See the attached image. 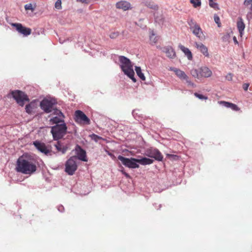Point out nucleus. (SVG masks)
<instances>
[{"mask_svg":"<svg viewBox=\"0 0 252 252\" xmlns=\"http://www.w3.org/2000/svg\"><path fill=\"white\" fill-rule=\"evenodd\" d=\"M233 39L234 42L235 44H238V42L237 38H236V37L235 36L233 37Z\"/></svg>","mask_w":252,"mask_h":252,"instance_id":"nucleus-50","label":"nucleus"},{"mask_svg":"<svg viewBox=\"0 0 252 252\" xmlns=\"http://www.w3.org/2000/svg\"><path fill=\"white\" fill-rule=\"evenodd\" d=\"M118 159L121 161L125 166L131 169L139 168V164L146 165L151 164L154 162L153 159L142 156H139V158H128L119 155Z\"/></svg>","mask_w":252,"mask_h":252,"instance_id":"nucleus-2","label":"nucleus"},{"mask_svg":"<svg viewBox=\"0 0 252 252\" xmlns=\"http://www.w3.org/2000/svg\"><path fill=\"white\" fill-rule=\"evenodd\" d=\"M155 21L158 25H161L163 23V17L162 15L158 12L154 13Z\"/></svg>","mask_w":252,"mask_h":252,"instance_id":"nucleus-23","label":"nucleus"},{"mask_svg":"<svg viewBox=\"0 0 252 252\" xmlns=\"http://www.w3.org/2000/svg\"><path fill=\"white\" fill-rule=\"evenodd\" d=\"M123 173L125 175V176L127 177V178H129L130 177V176L129 175V174L126 172H124L123 171Z\"/></svg>","mask_w":252,"mask_h":252,"instance_id":"nucleus-51","label":"nucleus"},{"mask_svg":"<svg viewBox=\"0 0 252 252\" xmlns=\"http://www.w3.org/2000/svg\"><path fill=\"white\" fill-rule=\"evenodd\" d=\"M11 25L14 27L20 33L22 34L24 36H26L31 33V29L23 26L21 23H12Z\"/></svg>","mask_w":252,"mask_h":252,"instance_id":"nucleus-12","label":"nucleus"},{"mask_svg":"<svg viewBox=\"0 0 252 252\" xmlns=\"http://www.w3.org/2000/svg\"><path fill=\"white\" fill-rule=\"evenodd\" d=\"M146 5L148 7H149L151 9H154V10H156L158 8V6L153 3H151V2L147 3L146 4Z\"/></svg>","mask_w":252,"mask_h":252,"instance_id":"nucleus-38","label":"nucleus"},{"mask_svg":"<svg viewBox=\"0 0 252 252\" xmlns=\"http://www.w3.org/2000/svg\"><path fill=\"white\" fill-rule=\"evenodd\" d=\"M57 102L54 99H43L40 102V107L45 113H50L53 111V106Z\"/></svg>","mask_w":252,"mask_h":252,"instance_id":"nucleus-6","label":"nucleus"},{"mask_svg":"<svg viewBox=\"0 0 252 252\" xmlns=\"http://www.w3.org/2000/svg\"><path fill=\"white\" fill-rule=\"evenodd\" d=\"M76 154V159L82 161H87L88 158L86 151L83 149L82 147L79 145H76L74 149Z\"/></svg>","mask_w":252,"mask_h":252,"instance_id":"nucleus-11","label":"nucleus"},{"mask_svg":"<svg viewBox=\"0 0 252 252\" xmlns=\"http://www.w3.org/2000/svg\"><path fill=\"white\" fill-rule=\"evenodd\" d=\"M162 50L170 59H174L176 56L175 52L171 46L164 47Z\"/></svg>","mask_w":252,"mask_h":252,"instance_id":"nucleus-15","label":"nucleus"},{"mask_svg":"<svg viewBox=\"0 0 252 252\" xmlns=\"http://www.w3.org/2000/svg\"><path fill=\"white\" fill-rule=\"evenodd\" d=\"M192 31L193 33L198 37L200 40L204 39L205 36L204 35L199 25H195V27H193Z\"/></svg>","mask_w":252,"mask_h":252,"instance_id":"nucleus-14","label":"nucleus"},{"mask_svg":"<svg viewBox=\"0 0 252 252\" xmlns=\"http://www.w3.org/2000/svg\"><path fill=\"white\" fill-rule=\"evenodd\" d=\"M194 95L197 98H198L200 99L203 100V99H207L208 97L202 94H198L197 93H195L194 94Z\"/></svg>","mask_w":252,"mask_h":252,"instance_id":"nucleus-36","label":"nucleus"},{"mask_svg":"<svg viewBox=\"0 0 252 252\" xmlns=\"http://www.w3.org/2000/svg\"><path fill=\"white\" fill-rule=\"evenodd\" d=\"M188 24L190 26V29H193V27H195V25H197L196 23L194 22L192 19H191L189 21Z\"/></svg>","mask_w":252,"mask_h":252,"instance_id":"nucleus-40","label":"nucleus"},{"mask_svg":"<svg viewBox=\"0 0 252 252\" xmlns=\"http://www.w3.org/2000/svg\"><path fill=\"white\" fill-rule=\"evenodd\" d=\"M170 70L174 71L176 75L181 79L184 80L187 78V75L185 72L174 67H171L169 69Z\"/></svg>","mask_w":252,"mask_h":252,"instance_id":"nucleus-16","label":"nucleus"},{"mask_svg":"<svg viewBox=\"0 0 252 252\" xmlns=\"http://www.w3.org/2000/svg\"><path fill=\"white\" fill-rule=\"evenodd\" d=\"M184 80L186 81V83L188 84V86L191 82L190 80L189 79V77L187 76V79H184Z\"/></svg>","mask_w":252,"mask_h":252,"instance_id":"nucleus-46","label":"nucleus"},{"mask_svg":"<svg viewBox=\"0 0 252 252\" xmlns=\"http://www.w3.org/2000/svg\"><path fill=\"white\" fill-rule=\"evenodd\" d=\"M55 7L57 9H62V1L61 0H57L55 2Z\"/></svg>","mask_w":252,"mask_h":252,"instance_id":"nucleus-37","label":"nucleus"},{"mask_svg":"<svg viewBox=\"0 0 252 252\" xmlns=\"http://www.w3.org/2000/svg\"><path fill=\"white\" fill-rule=\"evenodd\" d=\"M232 77H233V75L231 73H229L226 76V79L228 81H231L232 80Z\"/></svg>","mask_w":252,"mask_h":252,"instance_id":"nucleus-43","label":"nucleus"},{"mask_svg":"<svg viewBox=\"0 0 252 252\" xmlns=\"http://www.w3.org/2000/svg\"><path fill=\"white\" fill-rule=\"evenodd\" d=\"M35 7H36L35 4L34 6H33L32 4V3L26 4L24 6V8L26 10H30L32 12L34 11V10H35Z\"/></svg>","mask_w":252,"mask_h":252,"instance_id":"nucleus-27","label":"nucleus"},{"mask_svg":"<svg viewBox=\"0 0 252 252\" xmlns=\"http://www.w3.org/2000/svg\"><path fill=\"white\" fill-rule=\"evenodd\" d=\"M199 73L200 76L204 77H209L211 76L212 71L209 68L206 66H203L200 68Z\"/></svg>","mask_w":252,"mask_h":252,"instance_id":"nucleus-18","label":"nucleus"},{"mask_svg":"<svg viewBox=\"0 0 252 252\" xmlns=\"http://www.w3.org/2000/svg\"><path fill=\"white\" fill-rule=\"evenodd\" d=\"M247 18L249 21L252 19V11H250L247 13Z\"/></svg>","mask_w":252,"mask_h":252,"instance_id":"nucleus-42","label":"nucleus"},{"mask_svg":"<svg viewBox=\"0 0 252 252\" xmlns=\"http://www.w3.org/2000/svg\"><path fill=\"white\" fill-rule=\"evenodd\" d=\"M135 70L137 76L143 81H145L146 78L144 74L142 72L141 68L140 66H135Z\"/></svg>","mask_w":252,"mask_h":252,"instance_id":"nucleus-24","label":"nucleus"},{"mask_svg":"<svg viewBox=\"0 0 252 252\" xmlns=\"http://www.w3.org/2000/svg\"><path fill=\"white\" fill-rule=\"evenodd\" d=\"M119 35V32H113L110 34L109 37L112 39H114V38H116Z\"/></svg>","mask_w":252,"mask_h":252,"instance_id":"nucleus-39","label":"nucleus"},{"mask_svg":"<svg viewBox=\"0 0 252 252\" xmlns=\"http://www.w3.org/2000/svg\"><path fill=\"white\" fill-rule=\"evenodd\" d=\"M189 86L191 87L192 88H194L196 87V85L192 83V82L189 84Z\"/></svg>","mask_w":252,"mask_h":252,"instance_id":"nucleus-47","label":"nucleus"},{"mask_svg":"<svg viewBox=\"0 0 252 252\" xmlns=\"http://www.w3.org/2000/svg\"><path fill=\"white\" fill-rule=\"evenodd\" d=\"M75 121L78 124L89 125L90 124V119L82 111L78 110L75 112Z\"/></svg>","mask_w":252,"mask_h":252,"instance_id":"nucleus-9","label":"nucleus"},{"mask_svg":"<svg viewBox=\"0 0 252 252\" xmlns=\"http://www.w3.org/2000/svg\"><path fill=\"white\" fill-rule=\"evenodd\" d=\"M11 96L16 102L21 106L23 107L25 102H29L30 99L24 92L20 90H14L10 92Z\"/></svg>","mask_w":252,"mask_h":252,"instance_id":"nucleus-5","label":"nucleus"},{"mask_svg":"<svg viewBox=\"0 0 252 252\" xmlns=\"http://www.w3.org/2000/svg\"><path fill=\"white\" fill-rule=\"evenodd\" d=\"M76 156L71 157L65 162V171L69 175H72L77 169Z\"/></svg>","mask_w":252,"mask_h":252,"instance_id":"nucleus-7","label":"nucleus"},{"mask_svg":"<svg viewBox=\"0 0 252 252\" xmlns=\"http://www.w3.org/2000/svg\"><path fill=\"white\" fill-rule=\"evenodd\" d=\"M116 6L118 9H122L126 11L130 7V4L126 1H121L116 3Z\"/></svg>","mask_w":252,"mask_h":252,"instance_id":"nucleus-19","label":"nucleus"},{"mask_svg":"<svg viewBox=\"0 0 252 252\" xmlns=\"http://www.w3.org/2000/svg\"><path fill=\"white\" fill-rule=\"evenodd\" d=\"M119 60L120 63V68L124 74L131 79L133 82H136V79L134 77V71L131 61L124 56H120Z\"/></svg>","mask_w":252,"mask_h":252,"instance_id":"nucleus-3","label":"nucleus"},{"mask_svg":"<svg viewBox=\"0 0 252 252\" xmlns=\"http://www.w3.org/2000/svg\"><path fill=\"white\" fill-rule=\"evenodd\" d=\"M179 48L184 53L185 55L187 57L189 60H191L192 59V55L191 51L188 48L184 46L183 45L180 44Z\"/></svg>","mask_w":252,"mask_h":252,"instance_id":"nucleus-22","label":"nucleus"},{"mask_svg":"<svg viewBox=\"0 0 252 252\" xmlns=\"http://www.w3.org/2000/svg\"><path fill=\"white\" fill-rule=\"evenodd\" d=\"M90 136L92 140L96 142H97L99 140L102 139L101 137L94 133L90 135Z\"/></svg>","mask_w":252,"mask_h":252,"instance_id":"nucleus-29","label":"nucleus"},{"mask_svg":"<svg viewBox=\"0 0 252 252\" xmlns=\"http://www.w3.org/2000/svg\"><path fill=\"white\" fill-rule=\"evenodd\" d=\"M229 108H231L232 110L236 111H239L240 109L237 105L232 103H231V107H230Z\"/></svg>","mask_w":252,"mask_h":252,"instance_id":"nucleus-41","label":"nucleus"},{"mask_svg":"<svg viewBox=\"0 0 252 252\" xmlns=\"http://www.w3.org/2000/svg\"><path fill=\"white\" fill-rule=\"evenodd\" d=\"M249 87V83H245L243 86V88L245 91H246L248 90Z\"/></svg>","mask_w":252,"mask_h":252,"instance_id":"nucleus-45","label":"nucleus"},{"mask_svg":"<svg viewBox=\"0 0 252 252\" xmlns=\"http://www.w3.org/2000/svg\"><path fill=\"white\" fill-rule=\"evenodd\" d=\"M64 118L57 116L51 118L49 121L52 125H61V123H65Z\"/></svg>","mask_w":252,"mask_h":252,"instance_id":"nucleus-20","label":"nucleus"},{"mask_svg":"<svg viewBox=\"0 0 252 252\" xmlns=\"http://www.w3.org/2000/svg\"><path fill=\"white\" fill-rule=\"evenodd\" d=\"M33 145L39 151L44 154L45 155L51 156L52 155V151L48 149L45 143L36 140L33 142Z\"/></svg>","mask_w":252,"mask_h":252,"instance_id":"nucleus-10","label":"nucleus"},{"mask_svg":"<svg viewBox=\"0 0 252 252\" xmlns=\"http://www.w3.org/2000/svg\"><path fill=\"white\" fill-rule=\"evenodd\" d=\"M25 111L26 113L31 114L32 113V107L31 103L28 104L25 106Z\"/></svg>","mask_w":252,"mask_h":252,"instance_id":"nucleus-31","label":"nucleus"},{"mask_svg":"<svg viewBox=\"0 0 252 252\" xmlns=\"http://www.w3.org/2000/svg\"><path fill=\"white\" fill-rule=\"evenodd\" d=\"M232 33V32H227L225 34H224L222 37V40L223 41L226 42L227 41L231 36V34Z\"/></svg>","mask_w":252,"mask_h":252,"instance_id":"nucleus-33","label":"nucleus"},{"mask_svg":"<svg viewBox=\"0 0 252 252\" xmlns=\"http://www.w3.org/2000/svg\"><path fill=\"white\" fill-rule=\"evenodd\" d=\"M251 4V6L249 8V9L250 11H252V3L250 4Z\"/></svg>","mask_w":252,"mask_h":252,"instance_id":"nucleus-52","label":"nucleus"},{"mask_svg":"<svg viewBox=\"0 0 252 252\" xmlns=\"http://www.w3.org/2000/svg\"><path fill=\"white\" fill-rule=\"evenodd\" d=\"M52 112L53 115H57V116H58L65 118V116L63 112L60 110L58 109L56 107H55L54 106H53V110Z\"/></svg>","mask_w":252,"mask_h":252,"instance_id":"nucleus-25","label":"nucleus"},{"mask_svg":"<svg viewBox=\"0 0 252 252\" xmlns=\"http://www.w3.org/2000/svg\"><path fill=\"white\" fill-rule=\"evenodd\" d=\"M190 73L192 76L195 78H198L200 75L199 70H197L196 69H193L191 70Z\"/></svg>","mask_w":252,"mask_h":252,"instance_id":"nucleus-28","label":"nucleus"},{"mask_svg":"<svg viewBox=\"0 0 252 252\" xmlns=\"http://www.w3.org/2000/svg\"><path fill=\"white\" fill-rule=\"evenodd\" d=\"M190 2L193 5L194 8H197L201 6V0H190Z\"/></svg>","mask_w":252,"mask_h":252,"instance_id":"nucleus-26","label":"nucleus"},{"mask_svg":"<svg viewBox=\"0 0 252 252\" xmlns=\"http://www.w3.org/2000/svg\"><path fill=\"white\" fill-rule=\"evenodd\" d=\"M78 1H80L82 3H87L88 0H77Z\"/></svg>","mask_w":252,"mask_h":252,"instance_id":"nucleus-49","label":"nucleus"},{"mask_svg":"<svg viewBox=\"0 0 252 252\" xmlns=\"http://www.w3.org/2000/svg\"><path fill=\"white\" fill-rule=\"evenodd\" d=\"M71 145V143L69 142L64 143L58 140L55 144V147L58 152H61L62 154H64L67 150L70 149Z\"/></svg>","mask_w":252,"mask_h":252,"instance_id":"nucleus-13","label":"nucleus"},{"mask_svg":"<svg viewBox=\"0 0 252 252\" xmlns=\"http://www.w3.org/2000/svg\"><path fill=\"white\" fill-rule=\"evenodd\" d=\"M252 3V0H245L244 2V4L245 6H248L250 5L251 3Z\"/></svg>","mask_w":252,"mask_h":252,"instance_id":"nucleus-44","label":"nucleus"},{"mask_svg":"<svg viewBox=\"0 0 252 252\" xmlns=\"http://www.w3.org/2000/svg\"><path fill=\"white\" fill-rule=\"evenodd\" d=\"M145 155L150 158H154L158 161H161L163 157L161 152L157 148L151 147L145 151Z\"/></svg>","mask_w":252,"mask_h":252,"instance_id":"nucleus-8","label":"nucleus"},{"mask_svg":"<svg viewBox=\"0 0 252 252\" xmlns=\"http://www.w3.org/2000/svg\"><path fill=\"white\" fill-rule=\"evenodd\" d=\"M237 27L240 34L242 35L243 33L244 29L245 28V25L244 23L243 19L241 17L238 18V20L237 22Z\"/></svg>","mask_w":252,"mask_h":252,"instance_id":"nucleus-21","label":"nucleus"},{"mask_svg":"<svg viewBox=\"0 0 252 252\" xmlns=\"http://www.w3.org/2000/svg\"><path fill=\"white\" fill-rule=\"evenodd\" d=\"M167 156L168 157H172L175 159V158L177 157L176 155H171V154H167Z\"/></svg>","mask_w":252,"mask_h":252,"instance_id":"nucleus-48","label":"nucleus"},{"mask_svg":"<svg viewBox=\"0 0 252 252\" xmlns=\"http://www.w3.org/2000/svg\"><path fill=\"white\" fill-rule=\"evenodd\" d=\"M51 133L53 139L58 141L63 138L67 133V127L65 123H61L51 127Z\"/></svg>","mask_w":252,"mask_h":252,"instance_id":"nucleus-4","label":"nucleus"},{"mask_svg":"<svg viewBox=\"0 0 252 252\" xmlns=\"http://www.w3.org/2000/svg\"><path fill=\"white\" fill-rule=\"evenodd\" d=\"M214 19L215 23L218 25V26L220 27L221 23L220 22V17L217 14H215L214 16Z\"/></svg>","mask_w":252,"mask_h":252,"instance_id":"nucleus-35","label":"nucleus"},{"mask_svg":"<svg viewBox=\"0 0 252 252\" xmlns=\"http://www.w3.org/2000/svg\"><path fill=\"white\" fill-rule=\"evenodd\" d=\"M209 6L215 9H219V6L217 3L213 1V0H209Z\"/></svg>","mask_w":252,"mask_h":252,"instance_id":"nucleus-30","label":"nucleus"},{"mask_svg":"<svg viewBox=\"0 0 252 252\" xmlns=\"http://www.w3.org/2000/svg\"><path fill=\"white\" fill-rule=\"evenodd\" d=\"M219 103L220 104L226 108H230V107H231V105L232 103L231 102H227L225 101H219Z\"/></svg>","mask_w":252,"mask_h":252,"instance_id":"nucleus-32","label":"nucleus"},{"mask_svg":"<svg viewBox=\"0 0 252 252\" xmlns=\"http://www.w3.org/2000/svg\"><path fill=\"white\" fill-rule=\"evenodd\" d=\"M15 170L18 173L31 175L37 170L36 160L30 155H23L17 159Z\"/></svg>","mask_w":252,"mask_h":252,"instance_id":"nucleus-1","label":"nucleus"},{"mask_svg":"<svg viewBox=\"0 0 252 252\" xmlns=\"http://www.w3.org/2000/svg\"><path fill=\"white\" fill-rule=\"evenodd\" d=\"M150 40L154 43H156L158 40V37L155 36V34L153 31H152L151 35L150 36Z\"/></svg>","mask_w":252,"mask_h":252,"instance_id":"nucleus-34","label":"nucleus"},{"mask_svg":"<svg viewBox=\"0 0 252 252\" xmlns=\"http://www.w3.org/2000/svg\"><path fill=\"white\" fill-rule=\"evenodd\" d=\"M195 47H196L199 51L206 57L209 56L207 47L203 44L202 43H195Z\"/></svg>","mask_w":252,"mask_h":252,"instance_id":"nucleus-17","label":"nucleus"}]
</instances>
